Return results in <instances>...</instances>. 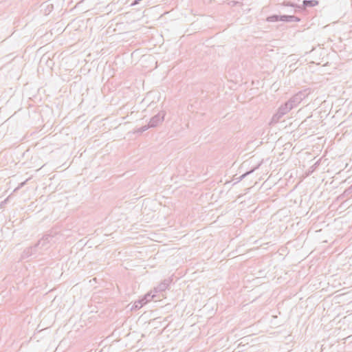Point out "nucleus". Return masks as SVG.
<instances>
[{"label": "nucleus", "instance_id": "obj_1", "mask_svg": "<svg viewBox=\"0 0 352 352\" xmlns=\"http://www.w3.org/2000/svg\"><path fill=\"white\" fill-rule=\"evenodd\" d=\"M52 238L51 234L44 235L34 245L25 248L21 254L20 259H35L43 255L44 252L51 247Z\"/></svg>", "mask_w": 352, "mask_h": 352}, {"label": "nucleus", "instance_id": "obj_2", "mask_svg": "<svg viewBox=\"0 0 352 352\" xmlns=\"http://www.w3.org/2000/svg\"><path fill=\"white\" fill-rule=\"evenodd\" d=\"M172 280L170 278L165 279L155 288L156 292H162L168 288Z\"/></svg>", "mask_w": 352, "mask_h": 352}, {"label": "nucleus", "instance_id": "obj_3", "mask_svg": "<svg viewBox=\"0 0 352 352\" xmlns=\"http://www.w3.org/2000/svg\"><path fill=\"white\" fill-rule=\"evenodd\" d=\"M146 304V300H138V301H135L133 304V305L131 307V310H136L139 309L141 307H143V305Z\"/></svg>", "mask_w": 352, "mask_h": 352}, {"label": "nucleus", "instance_id": "obj_4", "mask_svg": "<svg viewBox=\"0 0 352 352\" xmlns=\"http://www.w3.org/2000/svg\"><path fill=\"white\" fill-rule=\"evenodd\" d=\"M305 6H315L318 4V1H304L303 2Z\"/></svg>", "mask_w": 352, "mask_h": 352}, {"label": "nucleus", "instance_id": "obj_5", "mask_svg": "<svg viewBox=\"0 0 352 352\" xmlns=\"http://www.w3.org/2000/svg\"><path fill=\"white\" fill-rule=\"evenodd\" d=\"M154 296H151L150 294H146L141 300H146V303L148 302L153 298Z\"/></svg>", "mask_w": 352, "mask_h": 352}]
</instances>
